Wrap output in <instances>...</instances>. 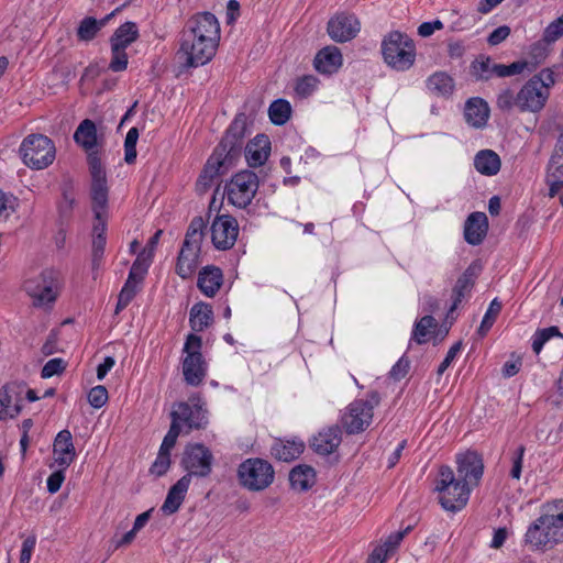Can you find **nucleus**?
Here are the masks:
<instances>
[{
  "mask_svg": "<svg viewBox=\"0 0 563 563\" xmlns=\"http://www.w3.org/2000/svg\"><path fill=\"white\" fill-rule=\"evenodd\" d=\"M246 120L244 113H240L234 118L222 140L208 158L197 180L198 190L207 191L216 178L233 168L241 158L243 148L249 166L258 167L266 162L271 152L268 136L258 134L244 147Z\"/></svg>",
  "mask_w": 563,
  "mask_h": 563,
  "instance_id": "f257e3e1",
  "label": "nucleus"
},
{
  "mask_svg": "<svg viewBox=\"0 0 563 563\" xmlns=\"http://www.w3.org/2000/svg\"><path fill=\"white\" fill-rule=\"evenodd\" d=\"M563 541V499L548 503L542 514L530 523L525 544L532 551H547Z\"/></svg>",
  "mask_w": 563,
  "mask_h": 563,
  "instance_id": "f03ea898",
  "label": "nucleus"
},
{
  "mask_svg": "<svg viewBox=\"0 0 563 563\" xmlns=\"http://www.w3.org/2000/svg\"><path fill=\"white\" fill-rule=\"evenodd\" d=\"M385 64L394 70L406 71L416 62V44L411 37L400 31L387 33L380 44Z\"/></svg>",
  "mask_w": 563,
  "mask_h": 563,
  "instance_id": "7ed1b4c3",
  "label": "nucleus"
},
{
  "mask_svg": "<svg viewBox=\"0 0 563 563\" xmlns=\"http://www.w3.org/2000/svg\"><path fill=\"white\" fill-rule=\"evenodd\" d=\"M205 221L195 217L186 232L176 263V274L183 279L190 278L199 265V254L203 240Z\"/></svg>",
  "mask_w": 563,
  "mask_h": 563,
  "instance_id": "20e7f679",
  "label": "nucleus"
},
{
  "mask_svg": "<svg viewBox=\"0 0 563 563\" xmlns=\"http://www.w3.org/2000/svg\"><path fill=\"white\" fill-rule=\"evenodd\" d=\"M172 423L168 432V442L183 434H189L192 430L205 429L208 424L207 410L199 400L197 402L179 401L174 404L170 411Z\"/></svg>",
  "mask_w": 563,
  "mask_h": 563,
  "instance_id": "39448f33",
  "label": "nucleus"
},
{
  "mask_svg": "<svg viewBox=\"0 0 563 563\" xmlns=\"http://www.w3.org/2000/svg\"><path fill=\"white\" fill-rule=\"evenodd\" d=\"M435 489L441 506L448 511L455 512L467 504L472 487L457 479L450 466L442 465L439 468Z\"/></svg>",
  "mask_w": 563,
  "mask_h": 563,
  "instance_id": "423d86ee",
  "label": "nucleus"
},
{
  "mask_svg": "<svg viewBox=\"0 0 563 563\" xmlns=\"http://www.w3.org/2000/svg\"><path fill=\"white\" fill-rule=\"evenodd\" d=\"M219 43L197 37L196 34L183 31L176 57L185 69L197 68L208 64L217 53Z\"/></svg>",
  "mask_w": 563,
  "mask_h": 563,
  "instance_id": "0eeeda50",
  "label": "nucleus"
},
{
  "mask_svg": "<svg viewBox=\"0 0 563 563\" xmlns=\"http://www.w3.org/2000/svg\"><path fill=\"white\" fill-rule=\"evenodd\" d=\"M23 163L32 169H44L55 159L56 148L53 141L43 134H30L19 148Z\"/></svg>",
  "mask_w": 563,
  "mask_h": 563,
  "instance_id": "6e6552de",
  "label": "nucleus"
},
{
  "mask_svg": "<svg viewBox=\"0 0 563 563\" xmlns=\"http://www.w3.org/2000/svg\"><path fill=\"white\" fill-rule=\"evenodd\" d=\"M258 187V176L250 169H243L234 174L225 184L224 195L230 205L245 209L251 205Z\"/></svg>",
  "mask_w": 563,
  "mask_h": 563,
  "instance_id": "1a4fd4ad",
  "label": "nucleus"
},
{
  "mask_svg": "<svg viewBox=\"0 0 563 563\" xmlns=\"http://www.w3.org/2000/svg\"><path fill=\"white\" fill-rule=\"evenodd\" d=\"M238 476L243 487L251 492H261L274 482L275 471L267 461L252 457L239 465Z\"/></svg>",
  "mask_w": 563,
  "mask_h": 563,
  "instance_id": "9d476101",
  "label": "nucleus"
},
{
  "mask_svg": "<svg viewBox=\"0 0 563 563\" xmlns=\"http://www.w3.org/2000/svg\"><path fill=\"white\" fill-rule=\"evenodd\" d=\"M379 401V394L371 391L368 399H357L351 402L342 417V424L346 432L355 434L364 431L371 424L373 409Z\"/></svg>",
  "mask_w": 563,
  "mask_h": 563,
  "instance_id": "9b49d317",
  "label": "nucleus"
},
{
  "mask_svg": "<svg viewBox=\"0 0 563 563\" xmlns=\"http://www.w3.org/2000/svg\"><path fill=\"white\" fill-rule=\"evenodd\" d=\"M213 455L203 444L196 443L186 446L181 464L187 475L206 477L211 473Z\"/></svg>",
  "mask_w": 563,
  "mask_h": 563,
  "instance_id": "f8f14e48",
  "label": "nucleus"
},
{
  "mask_svg": "<svg viewBox=\"0 0 563 563\" xmlns=\"http://www.w3.org/2000/svg\"><path fill=\"white\" fill-rule=\"evenodd\" d=\"M239 234V224L234 217L222 214L216 217L211 224V240L216 249H231Z\"/></svg>",
  "mask_w": 563,
  "mask_h": 563,
  "instance_id": "ddd939ff",
  "label": "nucleus"
},
{
  "mask_svg": "<svg viewBox=\"0 0 563 563\" xmlns=\"http://www.w3.org/2000/svg\"><path fill=\"white\" fill-rule=\"evenodd\" d=\"M361 22L354 15L341 12L332 16L327 25L329 36L338 43H345L357 36Z\"/></svg>",
  "mask_w": 563,
  "mask_h": 563,
  "instance_id": "4468645a",
  "label": "nucleus"
},
{
  "mask_svg": "<svg viewBox=\"0 0 563 563\" xmlns=\"http://www.w3.org/2000/svg\"><path fill=\"white\" fill-rule=\"evenodd\" d=\"M183 31L191 34L197 33V37L220 42V23L214 14L210 12H200L192 15L186 23Z\"/></svg>",
  "mask_w": 563,
  "mask_h": 563,
  "instance_id": "2eb2a0df",
  "label": "nucleus"
},
{
  "mask_svg": "<svg viewBox=\"0 0 563 563\" xmlns=\"http://www.w3.org/2000/svg\"><path fill=\"white\" fill-rule=\"evenodd\" d=\"M456 478L470 485L477 486L484 472L482 457L476 452H466L456 457Z\"/></svg>",
  "mask_w": 563,
  "mask_h": 563,
  "instance_id": "dca6fc26",
  "label": "nucleus"
},
{
  "mask_svg": "<svg viewBox=\"0 0 563 563\" xmlns=\"http://www.w3.org/2000/svg\"><path fill=\"white\" fill-rule=\"evenodd\" d=\"M550 91L537 87L536 80H528L517 92L518 109L521 112H538L545 106Z\"/></svg>",
  "mask_w": 563,
  "mask_h": 563,
  "instance_id": "f3484780",
  "label": "nucleus"
},
{
  "mask_svg": "<svg viewBox=\"0 0 563 563\" xmlns=\"http://www.w3.org/2000/svg\"><path fill=\"white\" fill-rule=\"evenodd\" d=\"M479 266L471 264L464 273L457 278L452 289V305L448 311V318L457 309L462 300L468 296L475 285L478 276Z\"/></svg>",
  "mask_w": 563,
  "mask_h": 563,
  "instance_id": "a211bd4d",
  "label": "nucleus"
},
{
  "mask_svg": "<svg viewBox=\"0 0 563 563\" xmlns=\"http://www.w3.org/2000/svg\"><path fill=\"white\" fill-rule=\"evenodd\" d=\"M53 453L55 463L64 470L75 461L76 449L69 430L65 429L57 433L53 444Z\"/></svg>",
  "mask_w": 563,
  "mask_h": 563,
  "instance_id": "6ab92c4d",
  "label": "nucleus"
},
{
  "mask_svg": "<svg viewBox=\"0 0 563 563\" xmlns=\"http://www.w3.org/2000/svg\"><path fill=\"white\" fill-rule=\"evenodd\" d=\"M341 441L340 428L332 426L316 434L310 442V446L320 455H329L339 448Z\"/></svg>",
  "mask_w": 563,
  "mask_h": 563,
  "instance_id": "aec40b11",
  "label": "nucleus"
},
{
  "mask_svg": "<svg viewBox=\"0 0 563 563\" xmlns=\"http://www.w3.org/2000/svg\"><path fill=\"white\" fill-rule=\"evenodd\" d=\"M183 375L190 386H199L207 375V364L201 353H189L183 360Z\"/></svg>",
  "mask_w": 563,
  "mask_h": 563,
  "instance_id": "412c9836",
  "label": "nucleus"
},
{
  "mask_svg": "<svg viewBox=\"0 0 563 563\" xmlns=\"http://www.w3.org/2000/svg\"><path fill=\"white\" fill-rule=\"evenodd\" d=\"M488 230V219L484 212H473L464 225V238L468 244L478 245L483 242Z\"/></svg>",
  "mask_w": 563,
  "mask_h": 563,
  "instance_id": "4be33fe9",
  "label": "nucleus"
},
{
  "mask_svg": "<svg viewBox=\"0 0 563 563\" xmlns=\"http://www.w3.org/2000/svg\"><path fill=\"white\" fill-rule=\"evenodd\" d=\"M313 63L319 73L327 75L334 74L342 66V53L336 46H325L318 52Z\"/></svg>",
  "mask_w": 563,
  "mask_h": 563,
  "instance_id": "5701e85b",
  "label": "nucleus"
},
{
  "mask_svg": "<svg viewBox=\"0 0 563 563\" xmlns=\"http://www.w3.org/2000/svg\"><path fill=\"white\" fill-rule=\"evenodd\" d=\"M464 117L466 122L473 128L479 129L485 126L489 118L488 103L479 97L470 98L465 103Z\"/></svg>",
  "mask_w": 563,
  "mask_h": 563,
  "instance_id": "b1692460",
  "label": "nucleus"
},
{
  "mask_svg": "<svg viewBox=\"0 0 563 563\" xmlns=\"http://www.w3.org/2000/svg\"><path fill=\"white\" fill-rule=\"evenodd\" d=\"M189 485L190 475H184L180 479L176 482V484H174L169 488L166 499L162 506V510L165 514L172 515L179 509L185 499Z\"/></svg>",
  "mask_w": 563,
  "mask_h": 563,
  "instance_id": "393cba45",
  "label": "nucleus"
},
{
  "mask_svg": "<svg viewBox=\"0 0 563 563\" xmlns=\"http://www.w3.org/2000/svg\"><path fill=\"white\" fill-rule=\"evenodd\" d=\"M223 282V274L216 266H206L198 276L197 286L207 297H213Z\"/></svg>",
  "mask_w": 563,
  "mask_h": 563,
  "instance_id": "a878e982",
  "label": "nucleus"
},
{
  "mask_svg": "<svg viewBox=\"0 0 563 563\" xmlns=\"http://www.w3.org/2000/svg\"><path fill=\"white\" fill-rule=\"evenodd\" d=\"M428 91L437 97L449 98L455 88L454 79L445 71H435L426 80Z\"/></svg>",
  "mask_w": 563,
  "mask_h": 563,
  "instance_id": "bb28decb",
  "label": "nucleus"
},
{
  "mask_svg": "<svg viewBox=\"0 0 563 563\" xmlns=\"http://www.w3.org/2000/svg\"><path fill=\"white\" fill-rule=\"evenodd\" d=\"M305 444L295 440H276L272 445V455L283 462H291L300 456L303 452Z\"/></svg>",
  "mask_w": 563,
  "mask_h": 563,
  "instance_id": "cd10ccee",
  "label": "nucleus"
},
{
  "mask_svg": "<svg viewBox=\"0 0 563 563\" xmlns=\"http://www.w3.org/2000/svg\"><path fill=\"white\" fill-rule=\"evenodd\" d=\"M53 272H45L42 274L43 285H38L36 289H32L31 285L27 284V290L34 298V305L42 306L45 303L53 302L56 299V290L53 282Z\"/></svg>",
  "mask_w": 563,
  "mask_h": 563,
  "instance_id": "c85d7f7f",
  "label": "nucleus"
},
{
  "mask_svg": "<svg viewBox=\"0 0 563 563\" xmlns=\"http://www.w3.org/2000/svg\"><path fill=\"white\" fill-rule=\"evenodd\" d=\"M501 161L492 150H482L474 157L475 169L485 176H494L500 170Z\"/></svg>",
  "mask_w": 563,
  "mask_h": 563,
  "instance_id": "c756f323",
  "label": "nucleus"
},
{
  "mask_svg": "<svg viewBox=\"0 0 563 563\" xmlns=\"http://www.w3.org/2000/svg\"><path fill=\"white\" fill-rule=\"evenodd\" d=\"M498 66L489 56L479 55L471 63L470 74L476 81H487L493 76L499 77Z\"/></svg>",
  "mask_w": 563,
  "mask_h": 563,
  "instance_id": "7c9ffc66",
  "label": "nucleus"
},
{
  "mask_svg": "<svg viewBox=\"0 0 563 563\" xmlns=\"http://www.w3.org/2000/svg\"><path fill=\"white\" fill-rule=\"evenodd\" d=\"M289 482L294 489L308 490L316 482V472L309 465H297L289 473Z\"/></svg>",
  "mask_w": 563,
  "mask_h": 563,
  "instance_id": "2f4dec72",
  "label": "nucleus"
},
{
  "mask_svg": "<svg viewBox=\"0 0 563 563\" xmlns=\"http://www.w3.org/2000/svg\"><path fill=\"white\" fill-rule=\"evenodd\" d=\"M74 140L85 150L90 151L97 145V128L93 121L85 119L75 131Z\"/></svg>",
  "mask_w": 563,
  "mask_h": 563,
  "instance_id": "473e14b6",
  "label": "nucleus"
},
{
  "mask_svg": "<svg viewBox=\"0 0 563 563\" xmlns=\"http://www.w3.org/2000/svg\"><path fill=\"white\" fill-rule=\"evenodd\" d=\"M213 311L210 305L198 302L190 310V327L196 332L203 331L212 321Z\"/></svg>",
  "mask_w": 563,
  "mask_h": 563,
  "instance_id": "72a5a7b5",
  "label": "nucleus"
},
{
  "mask_svg": "<svg viewBox=\"0 0 563 563\" xmlns=\"http://www.w3.org/2000/svg\"><path fill=\"white\" fill-rule=\"evenodd\" d=\"M139 37V30L134 22H125L120 25L111 36V46L124 48L135 42Z\"/></svg>",
  "mask_w": 563,
  "mask_h": 563,
  "instance_id": "f704fd0d",
  "label": "nucleus"
},
{
  "mask_svg": "<svg viewBox=\"0 0 563 563\" xmlns=\"http://www.w3.org/2000/svg\"><path fill=\"white\" fill-rule=\"evenodd\" d=\"M24 391L26 384L23 382H11L1 388V395L14 398V405L11 408V419L20 415L23 408Z\"/></svg>",
  "mask_w": 563,
  "mask_h": 563,
  "instance_id": "c9c22d12",
  "label": "nucleus"
},
{
  "mask_svg": "<svg viewBox=\"0 0 563 563\" xmlns=\"http://www.w3.org/2000/svg\"><path fill=\"white\" fill-rule=\"evenodd\" d=\"M175 439H173L172 442H168V435L166 434L164 437L157 457L151 467V473L157 476H162L168 471L170 466V450L175 446Z\"/></svg>",
  "mask_w": 563,
  "mask_h": 563,
  "instance_id": "e433bc0d",
  "label": "nucleus"
},
{
  "mask_svg": "<svg viewBox=\"0 0 563 563\" xmlns=\"http://www.w3.org/2000/svg\"><path fill=\"white\" fill-rule=\"evenodd\" d=\"M112 15L113 13L99 21L91 16L85 18L77 29V37L80 41H91Z\"/></svg>",
  "mask_w": 563,
  "mask_h": 563,
  "instance_id": "4c0bfd02",
  "label": "nucleus"
},
{
  "mask_svg": "<svg viewBox=\"0 0 563 563\" xmlns=\"http://www.w3.org/2000/svg\"><path fill=\"white\" fill-rule=\"evenodd\" d=\"M91 199L96 219H99V210L103 209L108 202L107 178L91 179Z\"/></svg>",
  "mask_w": 563,
  "mask_h": 563,
  "instance_id": "58836bf2",
  "label": "nucleus"
},
{
  "mask_svg": "<svg viewBox=\"0 0 563 563\" xmlns=\"http://www.w3.org/2000/svg\"><path fill=\"white\" fill-rule=\"evenodd\" d=\"M291 114V107L287 100L277 99L272 102L268 109L271 121L276 125L285 124Z\"/></svg>",
  "mask_w": 563,
  "mask_h": 563,
  "instance_id": "ea45409f",
  "label": "nucleus"
},
{
  "mask_svg": "<svg viewBox=\"0 0 563 563\" xmlns=\"http://www.w3.org/2000/svg\"><path fill=\"white\" fill-rule=\"evenodd\" d=\"M438 327L437 320L432 316H424L415 323L411 341L423 344L428 341V334L431 329Z\"/></svg>",
  "mask_w": 563,
  "mask_h": 563,
  "instance_id": "a19ab883",
  "label": "nucleus"
},
{
  "mask_svg": "<svg viewBox=\"0 0 563 563\" xmlns=\"http://www.w3.org/2000/svg\"><path fill=\"white\" fill-rule=\"evenodd\" d=\"M550 44L551 43L543 42L542 38L541 41L531 45L528 58L526 59L529 65V71L534 70L539 65H541L545 60L549 54L548 45Z\"/></svg>",
  "mask_w": 563,
  "mask_h": 563,
  "instance_id": "79ce46f5",
  "label": "nucleus"
},
{
  "mask_svg": "<svg viewBox=\"0 0 563 563\" xmlns=\"http://www.w3.org/2000/svg\"><path fill=\"white\" fill-rule=\"evenodd\" d=\"M563 338V334L560 332V329L555 325L539 329L536 331V333L532 336V350L536 354H539L543 347V345L551 339V338Z\"/></svg>",
  "mask_w": 563,
  "mask_h": 563,
  "instance_id": "37998d69",
  "label": "nucleus"
},
{
  "mask_svg": "<svg viewBox=\"0 0 563 563\" xmlns=\"http://www.w3.org/2000/svg\"><path fill=\"white\" fill-rule=\"evenodd\" d=\"M563 338V334L560 332V329L555 325L539 329L536 331V333L532 336V350L536 354H539L543 347V345L551 339V338Z\"/></svg>",
  "mask_w": 563,
  "mask_h": 563,
  "instance_id": "c03bdc74",
  "label": "nucleus"
},
{
  "mask_svg": "<svg viewBox=\"0 0 563 563\" xmlns=\"http://www.w3.org/2000/svg\"><path fill=\"white\" fill-rule=\"evenodd\" d=\"M500 310L501 303L498 301L497 298L493 299L477 330V333L481 336H485L487 334V332L496 321V318L499 314Z\"/></svg>",
  "mask_w": 563,
  "mask_h": 563,
  "instance_id": "a18cd8bd",
  "label": "nucleus"
},
{
  "mask_svg": "<svg viewBox=\"0 0 563 563\" xmlns=\"http://www.w3.org/2000/svg\"><path fill=\"white\" fill-rule=\"evenodd\" d=\"M106 235L101 233L92 235V247H91V265L92 271H98L101 266V262L106 249Z\"/></svg>",
  "mask_w": 563,
  "mask_h": 563,
  "instance_id": "49530a36",
  "label": "nucleus"
},
{
  "mask_svg": "<svg viewBox=\"0 0 563 563\" xmlns=\"http://www.w3.org/2000/svg\"><path fill=\"white\" fill-rule=\"evenodd\" d=\"M139 140V130L131 128L124 140V161L126 164H133L136 159V143Z\"/></svg>",
  "mask_w": 563,
  "mask_h": 563,
  "instance_id": "de8ad7c7",
  "label": "nucleus"
},
{
  "mask_svg": "<svg viewBox=\"0 0 563 563\" xmlns=\"http://www.w3.org/2000/svg\"><path fill=\"white\" fill-rule=\"evenodd\" d=\"M497 108L503 112H511L515 107L518 108L517 93L510 89H503L496 100Z\"/></svg>",
  "mask_w": 563,
  "mask_h": 563,
  "instance_id": "09e8293b",
  "label": "nucleus"
},
{
  "mask_svg": "<svg viewBox=\"0 0 563 563\" xmlns=\"http://www.w3.org/2000/svg\"><path fill=\"white\" fill-rule=\"evenodd\" d=\"M151 260L152 258H148L147 255L145 256V251H143L132 264L129 276H132L133 279L142 283L150 266Z\"/></svg>",
  "mask_w": 563,
  "mask_h": 563,
  "instance_id": "8fccbe9b",
  "label": "nucleus"
},
{
  "mask_svg": "<svg viewBox=\"0 0 563 563\" xmlns=\"http://www.w3.org/2000/svg\"><path fill=\"white\" fill-rule=\"evenodd\" d=\"M542 37L543 42L551 44L563 37V14L544 29Z\"/></svg>",
  "mask_w": 563,
  "mask_h": 563,
  "instance_id": "3c124183",
  "label": "nucleus"
},
{
  "mask_svg": "<svg viewBox=\"0 0 563 563\" xmlns=\"http://www.w3.org/2000/svg\"><path fill=\"white\" fill-rule=\"evenodd\" d=\"M319 80L317 77L312 75H307L301 78H299L296 82V93L300 97H308L310 96L318 87Z\"/></svg>",
  "mask_w": 563,
  "mask_h": 563,
  "instance_id": "603ef678",
  "label": "nucleus"
},
{
  "mask_svg": "<svg viewBox=\"0 0 563 563\" xmlns=\"http://www.w3.org/2000/svg\"><path fill=\"white\" fill-rule=\"evenodd\" d=\"M111 62L109 64V68L112 71H122L128 66V54L124 48H118V46H111Z\"/></svg>",
  "mask_w": 563,
  "mask_h": 563,
  "instance_id": "864d4df0",
  "label": "nucleus"
},
{
  "mask_svg": "<svg viewBox=\"0 0 563 563\" xmlns=\"http://www.w3.org/2000/svg\"><path fill=\"white\" fill-rule=\"evenodd\" d=\"M108 400V390L104 386L92 387L88 393V402L96 409L101 408Z\"/></svg>",
  "mask_w": 563,
  "mask_h": 563,
  "instance_id": "5fc2aeb1",
  "label": "nucleus"
},
{
  "mask_svg": "<svg viewBox=\"0 0 563 563\" xmlns=\"http://www.w3.org/2000/svg\"><path fill=\"white\" fill-rule=\"evenodd\" d=\"M66 368V362L63 358L56 357L49 360L42 368L41 376L49 378L54 375L62 374Z\"/></svg>",
  "mask_w": 563,
  "mask_h": 563,
  "instance_id": "6e6d98bb",
  "label": "nucleus"
},
{
  "mask_svg": "<svg viewBox=\"0 0 563 563\" xmlns=\"http://www.w3.org/2000/svg\"><path fill=\"white\" fill-rule=\"evenodd\" d=\"M497 69L499 70V77L504 78V77H509V76L521 74L526 69L529 70V65H528L527 60L523 59V60L514 62L510 65L499 64Z\"/></svg>",
  "mask_w": 563,
  "mask_h": 563,
  "instance_id": "4d7b16f0",
  "label": "nucleus"
},
{
  "mask_svg": "<svg viewBox=\"0 0 563 563\" xmlns=\"http://www.w3.org/2000/svg\"><path fill=\"white\" fill-rule=\"evenodd\" d=\"M525 452L526 448L523 445H519L511 456L510 476L515 479H519L521 476Z\"/></svg>",
  "mask_w": 563,
  "mask_h": 563,
  "instance_id": "13d9d810",
  "label": "nucleus"
},
{
  "mask_svg": "<svg viewBox=\"0 0 563 563\" xmlns=\"http://www.w3.org/2000/svg\"><path fill=\"white\" fill-rule=\"evenodd\" d=\"M18 207V200L13 195L5 194L0 189V216L8 217L13 213Z\"/></svg>",
  "mask_w": 563,
  "mask_h": 563,
  "instance_id": "bf43d9fd",
  "label": "nucleus"
},
{
  "mask_svg": "<svg viewBox=\"0 0 563 563\" xmlns=\"http://www.w3.org/2000/svg\"><path fill=\"white\" fill-rule=\"evenodd\" d=\"M547 174H554L555 178H563V153L553 151L548 164Z\"/></svg>",
  "mask_w": 563,
  "mask_h": 563,
  "instance_id": "052dcab7",
  "label": "nucleus"
},
{
  "mask_svg": "<svg viewBox=\"0 0 563 563\" xmlns=\"http://www.w3.org/2000/svg\"><path fill=\"white\" fill-rule=\"evenodd\" d=\"M410 368V361L406 356H401L389 372L390 378L394 380L402 379Z\"/></svg>",
  "mask_w": 563,
  "mask_h": 563,
  "instance_id": "680f3d73",
  "label": "nucleus"
},
{
  "mask_svg": "<svg viewBox=\"0 0 563 563\" xmlns=\"http://www.w3.org/2000/svg\"><path fill=\"white\" fill-rule=\"evenodd\" d=\"M530 80L537 81V87L547 89L549 91L555 82L553 71L550 68L542 69L538 75H534Z\"/></svg>",
  "mask_w": 563,
  "mask_h": 563,
  "instance_id": "e2e57ef3",
  "label": "nucleus"
},
{
  "mask_svg": "<svg viewBox=\"0 0 563 563\" xmlns=\"http://www.w3.org/2000/svg\"><path fill=\"white\" fill-rule=\"evenodd\" d=\"M510 27L508 25H501L495 29L487 37V42L492 46H496L504 42L510 35Z\"/></svg>",
  "mask_w": 563,
  "mask_h": 563,
  "instance_id": "0e129e2a",
  "label": "nucleus"
},
{
  "mask_svg": "<svg viewBox=\"0 0 563 563\" xmlns=\"http://www.w3.org/2000/svg\"><path fill=\"white\" fill-rule=\"evenodd\" d=\"M64 472H65V470L63 467H60V470L53 472L48 476L46 484H47V490L51 494H54L59 490V488L65 479Z\"/></svg>",
  "mask_w": 563,
  "mask_h": 563,
  "instance_id": "69168bd1",
  "label": "nucleus"
},
{
  "mask_svg": "<svg viewBox=\"0 0 563 563\" xmlns=\"http://www.w3.org/2000/svg\"><path fill=\"white\" fill-rule=\"evenodd\" d=\"M36 538L35 536L27 537L23 543L20 554V563H30L32 553L35 549Z\"/></svg>",
  "mask_w": 563,
  "mask_h": 563,
  "instance_id": "338daca9",
  "label": "nucleus"
},
{
  "mask_svg": "<svg viewBox=\"0 0 563 563\" xmlns=\"http://www.w3.org/2000/svg\"><path fill=\"white\" fill-rule=\"evenodd\" d=\"M74 205H75L74 194L71 191L65 189L63 191V199L58 205V210H59L60 216L67 217L71 212Z\"/></svg>",
  "mask_w": 563,
  "mask_h": 563,
  "instance_id": "774afa93",
  "label": "nucleus"
}]
</instances>
